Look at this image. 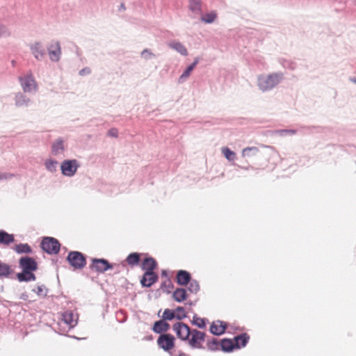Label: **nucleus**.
<instances>
[{"label":"nucleus","instance_id":"a19ab883","mask_svg":"<svg viewBox=\"0 0 356 356\" xmlns=\"http://www.w3.org/2000/svg\"><path fill=\"white\" fill-rule=\"evenodd\" d=\"M9 35L10 33L8 29L5 26L0 24V37L6 36Z\"/></svg>","mask_w":356,"mask_h":356},{"label":"nucleus","instance_id":"b1692460","mask_svg":"<svg viewBox=\"0 0 356 356\" xmlns=\"http://www.w3.org/2000/svg\"><path fill=\"white\" fill-rule=\"evenodd\" d=\"M201 6L200 0H189V9L193 12L201 13Z\"/></svg>","mask_w":356,"mask_h":356},{"label":"nucleus","instance_id":"a878e982","mask_svg":"<svg viewBox=\"0 0 356 356\" xmlns=\"http://www.w3.org/2000/svg\"><path fill=\"white\" fill-rule=\"evenodd\" d=\"M12 274V269L9 265L0 261V277H8Z\"/></svg>","mask_w":356,"mask_h":356},{"label":"nucleus","instance_id":"de8ad7c7","mask_svg":"<svg viewBox=\"0 0 356 356\" xmlns=\"http://www.w3.org/2000/svg\"><path fill=\"white\" fill-rule=\"evenodd\" d=\"M350 80H351V81H353L355 83H356V78L351 79Z\"/></svg>","mask_w":356,"mask_h":356},{"label":"nucleus","instance_id":"ddd939ff","mask_svg":"<svg viewBox=\"0 0 356 356\" xmlns=\"http://www.w3.org/2000/svg\"><path fill=\"white\" fill-rule=\"evenodd\" d=\"M31 53L37 60L42 59L46 51L40 42H35L31 46Z\"/></svg>","mask_w":356,"mask_h":356},{"label":"nucleus","instance_id":"412c9836","mask_svg":"<svg viewBox=\"0 0 356 356\" xmlns=\"http://www.w3.org/2000/svg\"><path fill=\"white\" fill-rule=\"evenodd\" d=\"M14 242V236L3 230H0V243L8 245Z\"/></svg>","mask_w":356,"mask_h":356},{"label":"nucleus","instance_id":"c756f323","mask_svg":"<svg viewBox=\"0 0 356 356\" xmlns=\"http://www.w3.org/2000/svg\"><path fill=\"white\" fill-rule=\"evenodd\" d=\"M15 99H16V105L18 106H21L24 104H26L29 101V99H27L24 95H23L21 93H18L16 95Z\"/></svg>","mask_w":356,"mask_h":356},{"label":"nucleus","instance_id":"cd10ccee","mask_svg":"<svg viewBox=\"0 0 356 356\" xmlns=\"http://www.w3.org/2000/svg\"><path fill=\"white\" fill-rule=\"evenodd\" d=\"M169 46L177 50L178 52H179L182 55H186L187 54V49L180 42H172L169 44Z\"/></svg>","mask_w":356,"mask_h":356},{"label":"nucleus","instance_id":"dca6fc26","mask_svg":"<svg viewBox=\"0 0 356 356\" xmlns=\"http://www.w3.org/2000/svg\"><path fill=\"white\" fill-rule=\"evenodd\" d=\"M191 281V275L187 271L181 270L177 272V282L179 285H186Z\"/></svg>","mask_w":356,"mask_h":356},{"label":"nucleus","instance_id":"3c124183","mask_svg":"<svg viewBox=\"0 0 356 356\" xmlns=\"http://www.w3.org/2000/svg\"><path fill=\"white\" fill-rule=\"evenodd\" d=\"M82 72H84V73H86V71H85V70H82Z\"/></svg>","mask_w":356,"mask_h":356},{"label":"nucleus","instance_id":"72a5a7b5","mask_svg":"<svg viewBox=\"0 0 356 356\" xmlns=\"http://www.w3.org/2000/svg\"><path fill=\"white\" fill-rule=\"evenodd\" d=\"M220 345V344L218 343V341L216 339H213V340L209 341L207 343V349H209L211 351H216V350H218V346Z\"/></svg>","mask_w":356,"mask_h":356},{"label":"nucleus","instance_id":"37998d69","mask_svg":"<svg viewBox=\"0 0 356 356\" xmlns=\"http://www.w3.org/2000/svg\"><path fill=\"white\" fill-rule=\"evenodd\" d=\"M11 177H12V175L10 174L5 173V172H0V181L3 180V179H7Z\"/></svg>","mask_w":356,"mask_h":356},{"label":"nucleus","instance_id":"f8f14e48","mask_svg":"<svg viewBox=\"0 0 356 356\" xmlns=\"http://www.w3.org/2000/svg\"><path fill=\"white\" fill-rule=\"evenodd\" d=\"M63 321L68 327H74L77 324V315L72 311H67L63 314Z\"/></svg>","mask_w":356,"mask_h":356},{"label":"nucleus","instance_id":"49530a36","mask_svg":"<svg viewBox=\"0 0 356 356\" xmlns=\"http://www.w3.org/2000/svg\"><path fill=\"white\" fill-rule=\"evenodd\" d=\"M120 7H121V9L125 10V6L124 4H121Z\"/></svg>","mask_w":356,"mask_h":356},{"label":"nucleus","instance_id":"423d86ee","mask_svg":"<svg viewBox=\"0 0 356 356\" xmlns=\"http://www.w3.org/2000/svg\"><path fill=\"white\" fill-rule=\"evenodd\" d=\"M62 173L68 177L73 176L77 170L78 164L76 160L64 161L61 164Z\"/></svg>","mask_w":356,"mask_h":356},{"label":"nucleus","instance_id":"2f4dec72","mask_svg":"<svg viewBox=\"0 0 356 356\" xmlns=\"http://www.w3.org/2000/svg\"><path fill=\"white\" fill-rule=\"evenodd\" d=\"M197 63H198V60L195 59V60L190 66H188L186 68V70L184 72V73L180 76V79H181L183 78L188 77L191 72L193 70V69L195 68V67L196 66Z\"/></svg>","mask_w":356,"mask_h":356},{"label":"nucleus","instance_id":"393cba45","mask_svg":"<svg viewBox=\"0 0 356 356\" xmlns=\"http://www.w3.org/2000/svg\"><path fill=\"white\" fill-rule=\"evenodd\" d=\"M221 152L224 156L229 161H232L236 159V153L227 147H222Z\"/></svg>","mask_w":356,"mask_h":356},{"label":"nucleus","instance_id":"5701e85b","mask_svg":"<svg viewBox=\"0 0 356 356\" xmlns=\"http://www.w3.org/2000/svg\"><path fill=\"white\" fill-rule=\"evenodd\" d=\"M259 149L256 147H248L242 150L241 154L243 157H250L257 155Z\"/></svg>","mask_w":356,"mask_h":356},{"label":"nucleus","instance_id":"0eeeda50","mask_svg":"<svg viewBox=\"0 0 356 356\" xmlns=\"http://www.w3.org/2000/svg\"><path fill=\"white\" fill-rule=\"evenodd\" d=\"M90 268L97 273H102L108 269H112V266L104 259H92Z\"/></svg>","mask_w":356,"mask_h":356},{"label":"nucleus","instance_id":"ea45409f","mask_svg":"<svg viewBox=\"0 0 356 356\" xmlns=\"http://www.w3.org/2000/svg\"><path fill=\"white\" fill-rule=\"evenodd\" d=\"M188 290L193 293H196L200 290V285L195 281L191 282H190V288H188Z\"/></svg>","mask_w":356,"mask_h":356},{"label":"nucleus","instance_id":"4468645a","mask_svg":"<svg viewBox=\"0 0 356 356\" xmlns=\"http://www.w3.org/2000/svg\"><path fill=\"white\" fill-rule=\"evenodd\" d=\"M232 340L236 345V348H241L245 346L248 340H250V336L247 333H243L234 337Z\"/></svg>","mask_w":356,"mask_h":356},{"label":"nucleus","instance_id":"4c0bfd02","mask_svg":"<svg viewBox=\"0 0 356 356\" xmlns=\"http://www.w3.org/2000/svg\"><path fill=\"white\" fill-rule=\"evenodd\" d=\"M14 250L17 253H29L31 252L30 246H14Z\"/></svg>","mask_w":356,"mask_h":356},{"label":"nucleus","instance_id":"6e6552de","mask_svg":"<svg viewBox=\"0 0 356 356\" xmlns=\"http://www.w3.org/2000/svg\"><path fill=\"white\" fill-rule=\"evenodd\" d=\"M19 80L24 92H31L37 89V84L32 74L20 78Z\"/></svg>","mask_w":356,"mask_h":356},{"label":"nucleus","instance_id":"58836bf2","mask_svg":"<svg viewBox=\"0 0 356 356\" xmlns=\"http://www.w3.org/2000/svg\"><path fill=\"white\" fill-rule=\"evenodd\" d=\"M58 164L57 161L49 160L45 163L46 168L50 170L51 172H54L56 170V165Z\"/></svg>","mask_w":356,"mask_h":356},{"label":"nucleus","instance_id":"f3484780","mask_svg":"<svg viewBox=\"0 0 356 356\" xmlns=\"http://www.w3.org/2000/svg\"><path fill=\"white\" fill-rule=\"evenodd\" d=\"M156 267V262L154 259L152 257L145 259L143 265H141V268H143V270L145 272L153 271Z\"/></svg>","mask_w":356,"mask_h":356},{"label":"nucleus","instance_id":"e433bc0d","mask_svg":"<svg viewBox=\"0 0 356 356\" xmlns=\"http://www.w3.org/2000/svg\"><path fill=\"white\" fill-rule=\"evenodd\" d=\"M174 312L178 319H182L186 317V313L184 311V308L182 307H177Z\"/></svg>","mask_w":356,"mask_h":356},{"label":"nucleus","instance_id":"7ed1b4c3","mask_svg":"<svg viewBox=\"0 0 356 356\" xmlns=\"http://www.w3.org/2000/svg\"><path fill=\"white\" fill-rule=\"evenodd\" d=\"M156 343L159 348L163 350L165 352L170 353L175 348V338L171 334L163 333L157 338Z\"/></svg>","mask_w":356,"mask_h":356},{"label":"nucleus","instance_id":"c03bdc74","mask_svg":"<svg viewBox=\"0 0 356 356\" xmlns=\"http://www.w3.org/2000/svg\"><path fill=\"white\" fill-rule=\"evenodd\" d=\"M177 356H188V355L186 354L184 352H179Z\"/></svg>","mask_w":356,"mask_h":356},{"label":"nucleus","instance_id":"a18cd8bd","mask_svg":"<svg viewBox=\"0 0 356 356\" xmlns=\"http://www.w3.org/2000/svg\"><path fill=\"white\" fill-rule=\"evenodd\" d=\"M286 131L289 132V133H291L292 134H294L296 133V131H294V130H289V131Z\"/></svg>","mask_w":356,"mask_h":356},{"label":"nucleus","instance_id":"aec40b11","mask_svg":"<svg viewBox=\"0 0 356 356\" xmlns=\"http://www.w3.org/2000/svg\"><path fill=\"white\" fill-rule=\"evenodd\" d=\"M32 272L33 271L22 270V272L17 274L18 280H19V282L34 281L36 278Z\"/></svg>","mask_w":356,"mask_h":356},{"label":"nucleus","instance_id":"c9c22d12","mask_svg":"<svg viewBox=\"0 0 356 356\" xmlns=\"http://www.w3.org/2000/svg\"><path fill=\"white\" fill-rule=\"evenodd\" d=\"M44 252L50 254H56L59 252L60 246H41Z\"/></svg>","mask_w":356,"mask_h":356},{"label":"nucleus","instance_id":"9d476101","mask_svg":"<svg viewBox=\"0 0 356 356\" xmlns=\"http://www.w3.org/2000/svg\"><path fill=\"white\" fill-rule=\"evenodd\" d=\"M227 324L222 321H215L211 323L209 331L214 335H221L225 333Z\"/></svg>","mask_w":356,"mask_h":356},{"label":"nucleus","instance_id":"f704fd0d","mask_svg":"<svg viewBox=\"0 0 356 356\" xmlns=\"http://www.w3.org/2000/svg\"><path fill=\"white\" fill-rule=\"evenodd\" d=\"M193 324L196 325L197 327H198L200 329L205 327L204 319L201 317H198L197 316H193Z\"/></svg>","mask_w":356,"mask_h":356},{"label":"nucleus","instance_id":"f03ea898","mask_svg":"<svg viewBox=\"0 0 356 356\" xmlns=\"http://www.w3.org/2000/svg\"><path fill=\"white\" fill-rule=\"evenodd\" d=\"M282 73H273L268 76H260L258 79V86L263 90H268L276 86L282 79Z\"/></svg>","mask_w":356,"mask_h":356},{"label":"nucleus","instance_id":"a211bd4d","mask_svg":"<svg viewBox=\"0 0 356 356\" xmlns=\"http://www.w3.org/2000/svg\"><path fill=\"white\" fill-rule=\"evenodd\" d=\"M172 298L177 302H182L187 298L186 291L184 289H177L172 293Z\"/></svg>","mask_w":356,"mask_h":356},{"label":"nucleus","instance_id":"79ce46f5","mask_svg":"<svg viewBox=\"0 0 356 356\" xmlns=\"http://www.w3.org/2000/svg\"><path fill=\"white\" fill-rule=\"evenodd\" d=\"M108 135L111 137L117 138L118 135V131L115 128L111 129L108 131Z\"/></svg>","mask_w":356,"mask_h":356},{"label":"nucleus","instance_id":"8fccbe9b","mask_svg":"<svg viewBox=\"0 0 356 356\" xmlns=\"http://www.w3.org/2000/svg\"><path fill=\"white\" fill-rule=\"evenodd\" d=\"M82 72H84V73H86V71H85V70H82Z\"/></svg>","mask_w":356,"mask_h":356},{"label":"nucleus","instance_id":"c85d7f7f","mask_svg":"<svg viewBox=\"0 0 356 356\" xmlns=\"http://www.w3.org/2000/svg\"><path fill=\"white\" fill-rule=\"evenodd\" d=\"M64 149L63 142L61 140H57L52 145V152L54 154H58Z\"/></svg>","mask_w":356,"mask_h":356},{"label":"nucleus","instance_id":"473e14b6","mask_svg":"<svg viewBox=\"0 0 356 356\" xmlns=\"http://www.w3.org/2000/svg\"><path fill=\"white\" fill-rule=\"evenodd\" d=\"M40 245H60L58 241L53 237H44Z\"/></svg>","mask_w":356,"mask_h":356},{"label":"nucleus","instance_id":"39448f33","mask_svg":"<svg viewBox=\"0 0 356 356\" xmlns=\"http://www.w3.org/2000/svg\"><path fill=\"white\" fill-rule=\"evenodd\" d=\"M19 267L22 270L34 272L37 270V262L32 257L22 256L19 259Z\"/></svg>","mask_w":356,"mask_h":356},{"label":"nucleus","instance_id":"9b49d317","mask_svg":"<svg viewBox=\"0 0 356 356\" xmlns=\"http://www.w3.org/2000/svg\"><path fill=\"white\" fill-rule=\"evenodd\" d=\"M157 275L154 271H145L140 283L144 286L150 287L157 281Z\"/></svg>","mask_w":356,"mask_h":356},{"label":"nucleus","instance_id":"2eb2a0df","mask_svg":"<svg viewBox=\"0 0 356 356\" xmlns=\"http://www.w3.org/2000/svg\"><path fill=\"white\" fill-rule=\"evenodd\" d=\"M169 330V324L164 321L154 322L152 330L156 334H163Z\"/></svg>","mask_w":356,"mask_h":356},{"label":"nucleus","instance_id":"20e7f679","mask_svg":"<svg viewBox=\"0 0 356 356\" xmlns=\"http://www.w3.org/2000/svg\"><path fill=\"white\" fill-rule=\"evenodd\" d=\"M67 261L70 262V266L74 268V269H81L86 264L84 256L76 251H73L68 254Z\"/></svg>","mask_w":356,"mask_h":356},{"label":"nucleus","instance_id":"6ab92c4d","mask_svg":"<svg viewBox=\"0 0 356 356\" xmlns=\"http://www.w3.org/2000/svg\"><path fill=\"white\" fill-rule=\"evenodd\" d=\"M220 348H222V351L227 353L232 351L234 349H237L232 340L229 339H223L220 341Z\"/></svg>","mask_w":356,"mask_h":356},{"label":"nucleus","instance_id":"09e8293b","mask_svg":"<svg viewBox=\"0 0 356 356\" xmlns=\"http://www.w3.org/2000/svg\"><path fill=\"white\" fill-rule=\"evenodd\" d=\"M146 52H147V50H145V51H143L142 54L143 55V54H145Z\"/></svg>","mask_w":356,"mask_h":356},{"label":"nucleus","instance_id":"f257e3e1","mask_svg":"<svg viewBox=\"0 0 356 356\" xmlns=\"http://www.w3.org/2000/svg\"><path fill=\"white\" fill-rule=\"evenodd\" d=\"M174 330L179 339L188 343V346L195 350H202L205 340V333L195 329H191L184 323H177L174 325Z\"/></svg>","mask_w":356,"mask_h":356},{"label":"nucleus","instance_id":"7c9ffc66","mask_svg":"<svg viewBox=\"0 0 356 356\" xmlns=\"http://www.w3.org/2000/svg\"><path fill=\"white\" fill-rule=\"evenodd\" d=\"M176 317V314L175 312L165 309L163 313V321H172L173 318Z\"/></svg>","mask_w":356,"mask_h":356},{"label":"nucleus","instance_id":"bb28decb","mask_svg":"<svg viewBox=\"0 0 356 356\" xmlns=\"http://www.w3.org/2000/svg\"><path fill=\"white\" fill-rule=\"evenodd\" d=\"M217 17V14L215 11L207 13L201 17V20L206 24H210L215 21Z\"/></svg>","mask_w":356,"mask_h":356},{"label":"nucleus","instance_id":"4be33fe9","mask_svg":"<svg viewBox=\"0 0 356 356\" xmlns=\"http://www.w3.org/2000/svg\"><path fill=\"white\" fill-rule=\"evenodd\" d=\"M139 260L140 254L138 252H132L125 259V261L131 266H137L139 263Z\"/></svg>","mask_w":356,"mask_h":356},{"label":"nucleus","instance_id":"1a4fd4ad","mask_svg":"<svg viewBox=\"0 0 356 356\" xmlns=\"http://www.w3.org/2000/svg\"><path fill=\"white\" fill-rule=\"evenodd\" d=\"M48 53L52 61H58L61 54L60 44L58 42H52L48 47Z\"/></svg>","mask_w":356,"mask_h":356}]
</instances>
